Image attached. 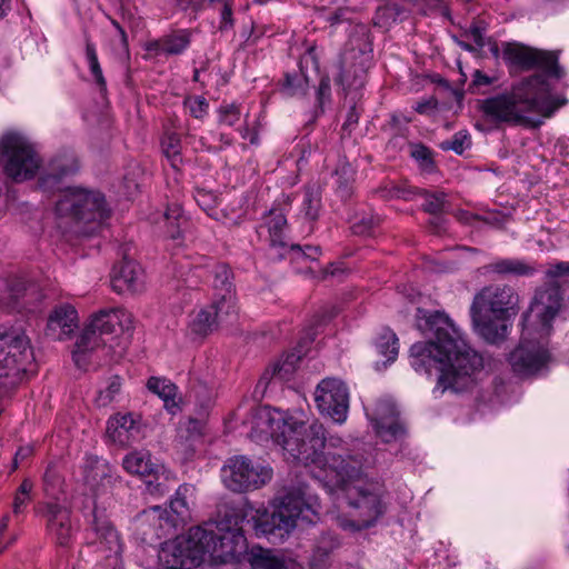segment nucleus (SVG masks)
Returning a JSON list of instances; mask_svg holds the SVG:
<instances>
[{"label": "nucleus", "mask_w": 569, "mask_h": 569, "mask_svg": "<svg viewBox=\"0 0 569 569\" xmlns=\"http://www.w3.org/2000/svg\"><path fill=\"white\" fill-rule=\"evenodd\" d=\"M250 438L257 442L272 440L283 450L287 460L297 461L310 469L315 479L331 491H342L349 507V517L337 518L345 530L358 531L372 526L383 513V506L377 492L366 488L362 465L347 456L340 438L326 439L325 428L318 421L306 423L286 411L261 407L251 419Z\"/></svg>", "instance_id": "1"}, {"label": "nucleus", "mask_w": 569, "mask_h": 569, "mask_svg": "<svg viewBox=\"0 0 569 569\" xmlns=\"http://www.w3.org/2000/svg\"><path fill=\"white\" fill-rule=\"evenodd\" d=\"M503 60L513 68L529 70L539 68L535 74L515 84L510 92L488 98L481 102L482 112L496 121L537 127L549 118L565 101L552 94L548 78L560 79L563 71L553 52L526 47L521 43H505Z\"/></svg>", "instance_id": "2"}, {"label": "nucleus", "mask_w": 569, "mask_h": 569, "mask_svg": "<svg viewBox=\"0 0 569 569\" xmlns=\"http://www.w3.org/2000/svg\"><path fill=\"white\" fill-rule=\"evenodd\" d=\"M247 539L236 518L194 527L171 546L168 569H197L203 562L238 563L247 556Z\"/></svg>", "instance_id": "3"}, {"label": "nucleus", "mask_w": 569, "mask_h": 569, "mask_svg": "<svg viewBox=\"0 0 569 569\" xmlns=\"http://www.w3.org/2000/svg\"><path fill=\"white\" fill-rule=\"evenodd\" d=\"M519 310L520 298L513 288L487 286L475 296L470 307L473 329L488 343H501Z\"/></svg>", "instance_id": "4"}, {"label": "nucleus", "mask_w": 569, "mask_h": 569, "mask_svg": "<svg viewBox=\"0 0 569 569\" xmlns=\"http://www.w3.org/2000/svg\"><path fill=\"white\" fill-rule=\"evenodd\" d=\"M133 331V317L123 307L103 308L83 322L74 342L73 356L120 353Z\"/></svg>", "instance_id": "5"}, {"label": "nucleus", "mask_w": 569, "mask_h": 569, "mask_svg": "<svg viewBox=\"0 0 569 569\" xmlns=\"http://www.w3.org/2000/svg\"><path fill=\"white\" fill-rule=\"evenodd\" d=\"M565 306L559 283H548L536 291L528 311L519 347L513 356H549L552 321Z\"/></svg>", "instance_id": "6"}, {"label": "nucleus", "mask_w": 569, "mask_h": 569, "mask_svg": "<svg viewBox=\"0 0 569 569\" xmlns=\"http://www.w3.org/2000/svg\"><path fill=\"white\" fill-rule=\"evenodd\" d=\"M416 327L425 340L413 343L409 356H478L467 336L442 311L418 308Z\"/></svg>", "instance_id": "7"}, {"label": "nucleus", "mask_w": 569, "mask_h": 569, "mask_svg": "<svg viewBox=\"0 0 569 569\" xmlns=\"http://www.w3.org/2000/svg\"><path fill=\"white\" fill-rule=\"evenodd\" d=\"M320 518V502L308 487L287 492L271 512L258 517L254 525L257 536L283 539L297 526L316 523Z\"/></svg>", "instance_id": "8"}, {"label": "nucleus", "mask_w": 569, "mask_h": 569, "mask_svg": "<svg viewBox=\"0 0 569 569\" xmlns=\"http://www.w3.org/2000/svg\"><path fill=\"white\" fill-rule=\"evenodd\" d=\"M56 213L70 229L79 234H91L109 217L110 209L103 194L81 187H67L60 190L56 202Z\"/></svg>", "instance_id": "9"}, {"label": "nucleus", "mask_w": 569, "mask_h": 569, "mask_svg": "<svg viewBox=\"0 0 569 569\" xmlns=\"http://www.w3.org/2000/svg\"><path fill=\"white\" fill-rule=\"evenodd\" d=\"M0 162L8 178L21 182L36 176L41 158L26 134L8 131L0 138Z\"/></svg>", "instance_id": "10"}, {"label": "nucleus", "mask_w": 569, "mask_h": 569, "mask_svg": "<svg viewBox=\"0 0 569 569\" xmlns=\"http://www.w3.org/2000/svg\"><path fill=\"white\" fill-rule=\"evenodd\" d=\"M472 358H415L411 366L419 375L437 376V389L459 390L473 372Z\"/></svg>", "instance_id": "11"}, {"label": "nucleus", "mask_w": 569, "mask_h": 569, "mask_svg": "<svg viewBox=\"0 0 569 569\" xmlns=\"http://www.w3.org/2000/svg\"><path fill=\"white\" fill-rule=\"evenodd\" d=\"M272 470L246 456L229 458L221 469L224 486L234 492L256 490L270 481Z\"/></svg>", "instance_id": "12"}, {"label": "nucleus", "mask_w": 569, "mask_h": 569, "mask_svg": "<svg viewBox=\"0 0 569 569\" xmlns=\"http://www.w3.org/2000/svg\"><path fill=\"white\" fill-rule=\"evenodd\" d=\"M315 402L318 410L335 422L343 423L349 411V390L346 383L328 377L322 379L315 390Z\"/></svg>", "instance_id": "13"}, {"label": "nucleus", "mask_w": 569, "mask_h": 569, "mask_svg": "<svg viewBox=\"0 0 569 569\" xmlns=\"http://www.w3.org/2000/svg\"><path fill=\"white\" fill-rule=\"evenodd\" d=\"M376 435L383 442H391L401 437L405 428L399 420V412L391 399L379 400L375 408H365Z\"/></svg>", "instance_id": "14"}, {"label": "nucleus", "mask_w": 569, "mask_h": 569, "mask_svg": "<svg viewBox=\"0 0 569 569\" xmlns=\"http://www.w3.org/2000/svg\"><path fill=\"white\" fill-rule=\"evenodd\" d=\"M286 231L287 218L283 210L280 208L270 209V211L263 216L257 229L259 238L269 243L276 257H282L288 248L291 250H302L300 246L289 243Z\"/></svg>", "instance_id": "15"}, {"label": "nucleus", "mask_w": 569, "mask_h": 569, "mask_svg": "<svg viewBox=\"0 0 569 569\" xmlns=\"http://www.w3.org/2000/svg\"><path fill=\"white\" fill-rule=\"evenodd\" d=\"M37 512L47 519L50 537L60 546H69L74 533L70 509L58 501H48L40 505Z\"/></svg>", "instance_id": "16"}, {"label": "nucleus", "mask_w": 569, "mask_h": 569, "mask_svg": "<svg viewBox=\"0 0 569 569\" xmlns=\"http://www.w3.org/2000/svg\"><path fill=\"white\" fill-rule=\"evenodd\" d=\"M108 437L117 445L127 447L144 438L140 416L133 413L116 415L108 420Z\"/></svg>", "instance_id": "17"}, {"label": "nucleus", "mask_w": 569, "mask_h": 569, "mask_svg": "<svg viewBox=\"0 0 569 569\" xmlns=\"http://www.w3.org/2000/svg\"><path fill=\"white\" fill-rule=\"evenodd\" d=\"M78 327L77 309L70 303H61L49 312L44 335L52 340H66Z\"/></svg>", "instance_id": "18"}, {"label": "nucleus", "mask_w": 569, "mask_h": 569, "mask_svg": "<svg viewBox=\"0 0 569 569\" xmlns=\"http://www.w3.org/2000/svg\"><path fill=\"white\" fill-rule=\"evenodd\" d=\"M111 287L119 295L140 292L144 288L141 267L132 260H122L112 269Z\"/></svg>", "instance_id": "19"}, {"label": "nucleus", "mask_w": 569, "mask_h": 569, "mask_svg": "<svg viewBox=\"0 0 569 569\" xmlns=\"http://www.w3.org/2000/svg\"><path fill=\"white\" fill-rule=\"evenodd\" d=\"M152 222L156 224V231L159 236L173 241L181 238L187 226V219L178 203L170 204L164 213L152 218Z\"/></svg>", "instance_id": "20"}, {"label": "nucleus", "mask_w": 569, "mask_h": 569, "mask_svg": "<svg viewBox=\"0 0 569 569\" xmlns=\"http://www.w3.org/2000/svg\"><path fill=\"white\" fill-rule=\"evenodd\" d=\"M123 469L132 476L139 478L158 477L164 471V467L153 461L148 450H133L128 452L122 459Z\"/></svg>", "instance_id": "21"}, {"label": "nucleus", "mask_w": 569, "mask_h": 569, "mask_svg": "<svg viewBox=\"0 0 569 569\" xmlns=\"http://www.w3.org/2000/svg\"><path fill=\"white\" fill-rule=\"evenodd\" d=\"M247 560L252 569H295V561L292 559L281 552L259 546L248 550Z\"/></svg>", "instance_id": "22"}, {"label": "nucleus", "mask_w": 569, "mask_h": 569, "mask_svg": "<svg viewBox=\"0 0 569 569\" xmlns=\"http://www.w3.org/2000/svg\"><path fill=\"white\" fill-rule=\"evenodd\" d=\"M79 166L76 157L66 153L52 159L46 173L40 179V186L44 190H51L64 177L77 172Z\"/></svg>", "instance_id": "23"}, {"label": "nucleus", "mask_w": 569, "mask_h": 569, "mask_svg": "<svg viewBox=\"0 0 569 569\" xmlns=\"http://www.w3.org/2000/svg\"><path fill=\"white\" fill-rule=\"evenodd\" d=\"M92 516L91 529L96 533L99 542L104 546L106 550L119 553L121 550V542L117 530L113 528L106 515L97 508H94Z\"/></svg>", "instance_id": "24"}, {"label": "nucleus", "mask_w": 569, "mask_h": 569, "mask_svg": "<svg viewBox=\"0 0 569 569\" xmlns=\"http://www.w3.org/2000/svg\"><path fill=\"white\" fill-rule=\"evenodd\" d=\"M147 388L162 399L163 407L170 415H177L181 411V400L178 398V388L170 380L151 377L147 381Z\"/></svg>", "instance_id": "25"}, {"label": "nucleus", "mask_w": 569, "mask_h": 569, "mask_svg": "<svg viewBox=\"0 0 569 569\" xmlns=\"http://www.w3.org/2000/svg\"><path fill=\"white\" fill-rule=\"evenodd\" d=\"M33 353L30 339L21 331L12 330L0 333V353L6 356H23Z\"/></svg>", "instance_id": "26"}, {"label": "nucleus", "mask_w": 569, "mask_h": 569, "mask_svg": "<svg viewBox=\"0 0 569 569\" xmlns=\"http://www.w3.org/2000/svg\"><path fill=\"white\" fill-rule=\"evenodd\" d=\"M512 371L520 378L542 375L552 358H509Z\"/></svg>", "instance_id": "27"}, {"label": "nucleus", "mask_w": 569, "mask_h": 569, "mask_svg": "<svg viewBox=\"0 0 569 569\" xmlns=\"http://www.w3.org/2000/svg\"><path fill=\"white\" fill-rule=\"evenodd\" d=\"M208 308L220 323L231 321L237 315L234 293H213L212 303Z\"/></svg>", "instance_id": "28"}, {"label": "nucleus", "mask_w": 569, "mask_h": 569, "mask_svg": "<svg viewBox=\"0 0 569 569\" xmlns=\"http://www.w3.org/2000/svg\"><path fill=\"white\" fill-rule=\"evenodd\" d=\"M489 270L500 274H515V276H532L536 273V268L523 260L519 259H502L492 262Z\"/></svg>", "instance_id": "29"}, {"label": "nucleus", "mask_w": 569, "mask_h": 569, "mask_svg": "<svg viewBox=\"0 0 569 569\" xmlns=\"http://www.w3.org/2000/svg\"><path fill=\"white\" fill-rule=\"evenodd\" d=\"M220 322L209 308L201 309L190 322L191 335L202 338L211 333Z\"/></svg>", "instance_id": "30"}, {"label": "nucleus", "mask_w": 569, "mask_h": 569, "mask_svg": "<svg viewBox=\"0 0 569 569\" xmlns=\"http://www.w3.org/2000/svg\"><path fill=\"white\" fill-rule=\"evenodd\" d=\"M189 488L187 486H180L174 497L170 501V510L176 516L171 521L186 523L191 519V512L189 508V503L187 501V492Z\"/></svg>", "instance_id": "31"}, {"label": "nucleus", "mask_w": 569, "mask_h": 569, "mask_svg": "<svg viewBox=\"0 0 569 569\" xmlns=\"http://www.w3.org/2000/svg\"><path fill=\"white\" fill-rule=\"evenodd\" d=\"M162 152L172 168L181 163V140L174 132H167L161 141Z\"/></svg>", "instance_id": "32"}, {"label": "nucleus", "mask_w": 569, "mask_h": 569, "mask_svg": "<svg viewBox=\"0 0 569 569\" xmlns=\"http://www.w3.org/2000/svg\"><path fill=\"white\" fill-rule=\"evenodd\" d=\"M376 351L382 356H398L400 343L397 335L390 329H383L375 339Z\"/></svg>", "instance_id": "33"}, {"label": "nucleus", "mask_w": 569, "mask_h": 569, "mask_svg": "<svg viewBox=\"0 0 569 569\" xmlns=\"http://www.w3.org/2000/svg\"><path fill=\"white\" fill-rule=\"evenodd\" d=\"M190 39L186 31H179L163 38L159 51L164 54H180L189 46Z\"/></svg>", "instance_id": "34"}, {"label": "nucleus", "mask_w": 569, "mask_h": 569, "mask_svg": "<svg viewBox=\"0 0 569 569\" xmlns=\"http://www.w3.org/2000/svg\"><path fill=\"white\" fill-rule=\"evenodd\" d=\"M321 209V198L317 190L308 188L303 193L301 203V213L303 217L313 222L318 219Z\"/></svg>", "instance_id": "35"}, {"label": "nucleus", "mask_w": 569, "mask_h": 569, "mask_svg": "<svg viewBox=\"0 0 569 569\" xmlns=\"http://www.w3.org/2000/svg\"><path fill=\"white\" fill-rule=\"evenodd\" d=\"M202 431V422L197 419H188L184 427H180L179 429V438L178 443L180 447L190 448L193 452V442L198 440L201 436Z\"/></svg>", "instance_id": "36"}, {"label": "nucleus", "mask_w": 569, "mask_h": 569, "mask_svg": "<svg viewBox=\"0 0 569 569\" xmlns=\"http://www.w3.org/2000/svg\"><path fill=\"white\" fill-rule=\"evenodd\" d=\"M211 272L213 273L214 293H234L231 271L226 264H214Z\"/></svg>", "instance_id": "37"}, {"label": "nucleus", "mask_w": 569, "mask_h": 569, "mask_svg": "<svg viewBox=\"0 0 569 569\" xmlns=\"http://www.w3.org/2000/svg\"><path fill=\"white\" fill-rule=\"evenodd\" d=\"M338 192L342 198L351 193V183L353 181L355 171L350 163L341 161L336 169Z\"/></svg>", "instance_id": "38"}, {"label": "nucleus", "mask_w": 569, "mask_h": 569, "mask_svg": "<svg viewBox=\"0 0 569 569\" xmlns=\"http://www.w3.org/2000/svg\"><path fill=\"white\" fill-rule=\"evenodd\" d=\"M307 89L308 79L302 72L286 74V80L282 87L284 94L289 97L302 96L306 93Z\"/></svg>", "instance_id": "39"}, {"label": "nucleus", "mask_w": 569, "mask_h": 569, "mask_svg": "<svg viewBox=\"0 0 569 569\" xmlns=\"http://www.w3.org/2000/svg\"><path fill=\"white\" fill-rule=\"evenodd\" d=\"M300 358H279L273 365V376L280 380L289 381L295 376Z\"/></svg>", "instance_id": "40"}, {"label": "nucleus", "mask_w": 569, "mask_h": 569, "mask_svg": "<svg viewBox=\"0 0 569 569\" xmlns=\"http://www.w3.org/2000/svg\"><path fill=\"white\" fill-rule=\"evenodd\" d=\"M86 58L91 71L92 77L99 86H104L106 81L102 70L98 60L97 50L92 42L86 40Z\"/></svg>", "instance_id": "41"}, {"label": "nucleus", "mask_w": 569, "mask_h": 569, "mask_svg": "<svg viewBox=\"0 0 569 569\" xmlns=\"http://www.w3.org/2000/svg\"><path fill=\"white\" fill-rule=\"evenodd\" d=\"M194 199L199 207L206 211L209 217L218 219V212L216 210L218 198L212 191L199 189L196 191Z\"/></svg>", "instance_id": "42"}, {"label": "nucleus", "mask_w": 569, "mask_h": 569, "mask_svg": "<svg viewBox=\"0 0 569 569\" xmlns=\"http://www.w3.org/2000/svg\"><path fill=\"white\" fill-rule=\"evenodd\" d=\"M469 146L470 137L463 131L455 133L451 140H447L441 143V148L443 150H452L457 154L463 153Z\"/></svg>", "instance_id": "43"}, {"label": "nucleus", "mask_w": 569, "mask_h": 569, "mask_svg": "<svg viewBox=\"0 0 569 569\" xmlns=\"http://www.w3.org/2000/svg\"><path fill=\"white\" fill-rule=\"evenodd\" d=\"M184 104L189 109L191 116L197 119H202L208 113L209 103L207 99L201 96L187 98Z\"/></svg>", "instance_id": "44"}, {"label": "nucleus", "mask_w": 569, "mask_h": 569, "mask_svg": "<svg viewBox=\"0 0 569 569\" xmlns=\"http://www.w3.org/2000/svg\"><path fill=\"white\" fill-rule=\"evenodd\" d=\"M219 122L226 126H233L240 119V109L234 103L222 104L219 110Z\"/></svg>", "instance_id": "45"}, {"label": "nucleus", "mask_w": 569, "mask_h": 569, "mask_svg": "<svg viewBox=\"0 0 569 569\" xmlns=\"http://www.w3.org/2000/svg\"><path fill=\"white\" fill-rule=\"evenodd\" d=\"M423 208L427 212L438 213L443 210L446 202V194L443 192L429 193L423 191Z\"/></svg>", "instance_id": "46"}, {"label": "nucleus", "mask_w": 569, "mask_h": 569, "mask_svg": "<svg viewBox=\"0 0 569 569\" xmlns=\"http://www.w3.org/2000/svg\"><path fill=\"white\" fill-rule=\"evenodd\" d=\"M220 6V29L227 30L233 27L232 20V0H211Z\"/></svg>", "instance_id": "47"}, {"label": "nucleus", "mask_w": 569, "mask_h": 569, "mask_svg": "<svg viewBox=\"0 0 569 569\" xmlns=\"http://www.w3.org/2000/svg\"><path fill=\"white\" fill-rule=\"evenodd\" d=\"M567 276H569V261L551 263L546 271L549 283H559L561 286L558 279H562Z\"/></svg>", "instance_id": "48"}, {"label": "nucleus", "mask_w": 569, "mask_h": 569, "mask_svg": "<svg viewBox=\"0 0 569 569\" xmlns=\"http://www.w3.org/2000/svg\"><path fill=\"white\" fill-rule=\"evenodd\" d=\"M315 339V332L311 329H305L289 356H302L311 351V345Z\"/></svg>", "instance_id": "49"}, {"label": "nucleus", "mask_w": 569, "mask_h": 569, "mask_svg": "<svg viewBox=\"0 0 569 569\" xmlns=\"http://www.w3.org/2000/svg\"><path fill=\"white\" fill-rule=\"evenodd\" d=\"M120 389H121V380L119 377H114L109 386L100 392L99 395V400L101 401L102 405H107L108 402H111L116 395H118L120 392Z\"/></svg>", "instance_id": "50"}, {"label": "nucleus", "mask_w": 569, "mask_h": 569, "mask_svg": "<svg viewBox=\"0 0 569 569\" xmlns=\"http://www.w3.org/2000/svg\"><path fill=\"white\" fill-rule=\"evenodd\" d=\"M23 291H26L24 282H22L21 280H17L9 287V297L12 299V302H6L4 297L1 298L0 302L13 309L19 297L22 295Z\"/></svg>", "instance_id": "51"}, {"label": "nucleus", "mask_w": 569, "mask_h": 569, "mask_svg": "<svg viewBox=\"0 0 569 569\" xmlns=\"http://www.w3.org/2000/svg\"><path fill=\"white\" fill-rule=\"evenodd\" d=\"M411 156L421 162L422 166L429 167L432 164L429 150L423 146H415Z\"/></svg>", "instance_id": "52"}, {"label": "nucleus", "mask_w": 569, "mask_h": 569, "mask_svg": "<svg viewBox=\"0 0 569 569\" xmlns=\"http://www.w3.org/2000/svg\"><path fill=\"white\" fill-rule=\"evenodd\" d=\"M467 37L473 41L476 47L482 48L485 46L483 29H481L479 26H472L469 29Z\"/></svg>", "instance_id": "53"}, {"label": "nucleus", "mask_w": 569, "mask_h": 569, "mask_svg": "<svg viewBox=\"0 0 569 569\" xmlns=\"http://www.w3.org/2000/svg\"><path fill=\"white\" fill-rule=\"evenodd\" d=\"M29 501H30V497L16 493L14 500H13V512L16 515L22 512Z\"/></svg>", "instance_id": "54"}, {"label": "nucleus", "mask_w": 569, "mask_h": 569, "mask_svg": "<svg viewBox=\"0 0 569 569\" xmlns=\"http://www.w3.org/2000/svg\"><path fill=\"white\" fill-rule=\"evenodd\" d=\"M373 224V220L370 219H362L360 222H356L352 224V230L355 233L363 234L368 232Z\"/></svg>", "instance_id": "55"}, {"label": "nucleus", "mask_w": 569, "mask_h": 569, "mask_svg": "<svg viewBox=\"0 0 569 569\" xmlns=\"http://www.w3.org/2000/svg\"><path fill=\"white\" fill-rule=\"evenodd\" d=\"M335 315H336V309L333 307H328L320 315L315 316L313 321L317 326H320V325L327 322L328 320H330L331 318H333Z\"/></svg>", "instance_id": "56"}, {"label": "nucleus", "mask_w": 569, "mask_h": 569, "mask_svg": "<svg viewBox=\"0 0 569 569\" xmlns=\"http://www.w3.org/2000/svg\"><path fill=\"white\" fill-rule=\"evenodd\" d=\"M330 96V82L328 78H322L318 89V99L320 103Z\"/></svg>", "instance_id": "57"}, {"label": "nucleus", "mask_w": 569, "mask_h": 569, "mask_svg": "<svg viewBox=\"0 0 569 569\" xmlns=\"http://www.w3.org/2000/svg\"><path fill=\"white\" fill-rule=\"evenodd\" d=\"M456 218L462 222V223H466V224H472L473 221H476L478 219V217L469 211H466V210H458L456 213H455Z\"/></svg>", "instance_id": "58"}, {"label": "nucleus", "mask_w": 569, "mask_h": 569, "mask_svg": "<svg viewBox=\"0 0 569 569\" xmlns=\"http://www.w3.org/2000/svg\"><path fill=\"white\" fill-rule=\"evenodd\" d=\"M398 14V11L396 9V7H392V6H386V7H382V8H379L378 12H377V23H381V18L382 17H390V18H395V16Z\"/></svg>", "instance_id": "59"}, {"label": "nucleus", "mask_w": 569, "mask_h": 569, "mask_svg": "<svg viewBox=\"0 0 569 569\" xmlns=\"http://www.w3.org/2000/svg\"><path fill=\"white\" fill-rule=\"evenodd\" d=\"M472 83L475 86H488L492 83V79L487 74L482 73L480 70H476L473 73Z\"/></svg>", "instance_id": "60"}, {"label": "nucleus", "mask_w": 569, "mask_h": 569, "mask_svg": "<svg viewBox=\"0 0 569 569\" xmlns=\"http://www.w3.org/2000/svg\"><path fill=\"white\" fill-rule=\"evenodd\" d=\"M337 82H339L345 89L358 87L359 84H361V81H357L356 78L352 81L349 80L345 72L340 73L339 78L337 79Z\"/></svg>", "instance_id": "61"}, {"label": "nucleus", "mask_w": 569, "mask_h": 569, "mask_svg": "<svg viewBox=\"0 0 569 569\" xmlns=\"http://www.w3.org/2000/svg\"><path fill=\"white\" fill-rule=\"evenodd\" d=\"M436 108V101L430 99L426 101L418 102L415 107V110L419 113H427L430 109Z\"/></svg>", "instance_id": "62"}, {"label": "nucleus", "mask_w": 569, "mask_h": 569, "mask_svg": "<svg viewBox=\"0 0 569 569\" xmlns=\"http://www.w3.org/2000/svg\"><path fill=\"white\" fill-rule=\"evenodd\" d=\"M32 487H33L32 482L30 480H28V479H24L21 482L17 493L30 497V492L32 490Z\"/></svg>", "instance_id": "63"}, {"label": "nucleus", "mask_w": 569, "mask_h": 569, "mask_svg": "<svg viewBox=\"0 0 569 569\" xmlns=\"http://www.w3.org/2000/svg\"><path fill=\"white\" fill-rule=\"evenodd\" d=\"M319 247L307 246L303 250V254L310 259H316L319 256Z\"/></svg>", "instance_id": "64"}]
</instances>
